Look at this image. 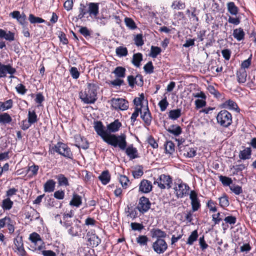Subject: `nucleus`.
I'll use <instances>...</instances> for the list:
<instances>
[{
	"mask_svg": "<svg viewBox=\"0 0 256 256\" xmlns=\"http://www.w3.org/2000/svg\"><path fill=\"white\" fill-rule=\"evenodd\" d=\"M70 72L74 79H78L80 75V72H78V68L76 67H72L70 70Z\"/></svg>",
	"mask_w": 256,
	"mask_h": 256,
	"instance_id": "nucleus-57",
	"label": "nucleus"
},
{
	"mask_svg": "<svg viewBox=\"0 0 256 256\" xmlns=\"http://www.w3.org/2000/svg\"><path fill=\"white\" fill-rule=\"evenodd\" d=\"M79 14L77 16V18L82 20V19L85 15L88 14V8H87V5H85L84 4H80L78 8Z\"/></svg>",
	"mask_w": 256,
	"mask_h": 256,
	"instance_id": "nucleus-27",
	"label": "nucleus"
},
{
	"mask_svg": "<svg viewBox=\"0 0 256 256\" xmlns=\"http://www.w3.org/2000/svg\"><path fill=\"white\" fill-rule=\"evenodd\" d=\"M190 198L191 200L192 211L196 212L200 208V204L199 200H198L196 192L194 191H192L190 194Z\"/></svg>",
	"mask_w": 256,
	"mask_h": 256,
	"instance_id": "nucleus-18",
	"label": "nucleus"
},
{
	"mask_svg": "<svg viewBox=\"0 0 256 256\" xmlns=\"http://www.w3.org/2000/svg\"><path fill=\"white\" fill-rule=\"evenodd\" d=\"M142 54L140 52L134 54L132 60V64L136 68H139L142 60Z\"/></svg>",
	"mask_w": 256,
	"mask_h": 256,
	"instance_id": "nucleus-24",
	"label": "nucleus"
},
{
	"mask_svg": "<svg viewBox=\"0 0 256 256\" xmlns=\"http://www.w3.org/2000/svg\"><path fill=\"white\" fill-rule=\"evenodd\" d=\"M168 131L174 136H178L181 134L182 129L178 126L173 125L168 130Z\"/></svg>",
	"mask_w": 256,
	"mask_h": 256,
	"instance_id": "nucleus-41",
	"label": "nucleus"
},
{
	"mask_svg": "<svg viewBox=\"0 0 256 256\" xmlns=\"http://www.w3.org/2000/svg\"><path fill=\"white\" fill-rule=\"evenodd\" d=\"M198 237V234L196 230L193 231L191 234L189 236L186 244L189 245L193 244L194 242L196 241Z\"/></svg>",
	"mask_w": 256,
	"mask_h": 256,
	"instance_id": "nucleus-45",
	"label": "nucleus"
},
{
	"mask_svg": "<svg viewBox=\"0 0 256 256\" xmlns=\"http://www.w3.org/2000/svg\"><path fill=\"white\" fill-rule=\"evenodd\" d=\"M216 119L218 123L224 127L229 126L232 122L230 113H218Z\"/></svg>",
	"mask_w": 256,
	"mask_h": 256,
	"instance_id": "nucleus-8",
	"label": "nucleus"
},
{
	"mask_svg": "<svg viewBox=\"0 0 256 256\" xmlns=\"http://www.w3.org/2000/svg\"><path fill=\"white\" fill-rule=\"evenodd\" d=\"M16 69L10 64H4L0 62V78H6L7 74H10V78H14L13 76L16 72Z\"/></svg>",
	"mask_w": 256,
	"mask_h": 256,
	"instance_id": "nucleus-7",
	"label": "nucleus"
},
{
	"mask_svg": "<svg viewBox=\"0 0 256 256\" xmlns=\"http://www.w3.org/2000/svg\"><path fill=\"white\" fill-rule=\"evenodd\" d=\"M152 248L154 251L158 254H163L168 248V244L162 238H158L153 243Z\"/></svg>",
	"mask_w": 256,
	"mask_h": 256,
	"instance_id": "nucleus-9",
	"label": "nucleus"
},
{
	"mask_svg": "<svg viewBox=\"0 0 256 256\" xmlns=\"http://www.w3.org/2000/svg\"><path fill=\"white\" fill-rule=\"evenodd\" d=\"M116 52L120 57L126 56L128 54V50L126 47L120 46L116 48Z\"/></svg>",
	"mask_w": 256,
	"mask_h": 256,
	"instance_id": "nucleus-39",
	"label": "nucleus"
},
{
	"mask_svg": "<svg viewBox=\"0 0 256 256\" xmlns=\"http://www.w3.org/2000/svg\"><path fill=\"white\" fill-rule=\"evenodd\" d=\"M56 178L58 179V183L60 186H68L69 184L68 178L64 174H58V176H56Z\"/></svg>",
	"mask_w": 256,
	"mask_h": 256,
	"instance_id": "nucleus-42",
	"label": "nucleus"
},
{
	"mask_svg": "<svg viewBox=\"0 0 256 256\" xmlns=\"http://www.w3.org/2000/svg\"><path fill=\"white\" fill-rule=\"evenodd\" d=\"M13 105V100L12 99L8 100L5 102H0V111H4L10 109Z\"/></svg>",
	"mask_w": 256,
	"mask_h": 256,
	"instance_id": "nucleus-31",
	"label": "nucleus"
},
{
	"mask_svg": "<svg viewBox=\"0 0 256 256\" xmlns=\"http://www.w3.org/2000/svg\"><path fill=\"white\" fill-rule=\"evenodd\" d=\"M79 32L86 38L90 36V32L86 26H81L79 30Z\"/></svg>",
	"mask_w": 256,
	"mask_h": 256,
	"instance_id": "nucleus-58",
	"label": "nucleus"
},
{
	"mask_svg": "<svg viewBox=\"0 0 256 256\" xmlns=\"http://www.w3.org/2000/svg\"><path fill=\"white\" fill-rule=\"evenodd\" d=\"M134 44L136 46H142L144 44L142 34H136L134 38Z\"/></svg>",
	"mask_w": 256,
	"mask_h": 256,
	"instance_id": "nucleus-50",
	"label": "nucleus"
},
{
	"mask_svg": "<svg viewBox=\"0 0 256 256\" xmlns=\"http://www.w3.org/2000/svg\"><path fill=\"white\" fill-rule=\"evenodd\" d=\"M168 103L166 100V98L162 100L158 103V106L160 107L161 111H164L168 106Z\"/></svg>",
	"mask_w": 256,
	"mask_h": 256,
	"instance_id": "nucleus-61",
	"label": "nucleus"
},
{
	"mask_svg": "<svg viewBox=\"0 0 256 256\" xmlns=\"http://www.w3.org/2000/svg\"><path fill=\"white\" fill-rule=\"evenodd\" d=\"M171 7L174 10H184L186 8V4L180 0H174Z\"/></svg>",
	"mask_w": 256,
	"mask_h": 256,
	"instance_id": "nucleus-34",
	"label": "nucleus"
},
{
	"mask_svg": "<svg viewBox=\"0 0 256 256\" xmlns=\"http://www.w3.org/2000/svg\"><path fill=\"white\" fill-rule=\"evenodd\" d=\"M0 38H4L9 42L14 41L15 39L14 33L10 30L6 31L0 28Z\"/></svg>",
	"mask_w": 256,
	"mask_h": 256,
	"instance_id": "nucleus-21",
	"label": "nucleus"
},
{
	"mask_svg": "<svg viewBox=\"0 0 256 256\" xmlns=\"http://www.w3.org/2000/svg\"><path fill=\"white\" fill-rule=\"evenodd\" d=\"M150 202L149 200L144 196H142L140 198L138 204L136 208L138 209L140 212L144 214L150 208Z\"/></svg>",
	"mask_w": 256,
	"mask_h": 256,
	"instance_id": "nucleus-11",
	"label": "nucleus"
},
{
	"mask_svg": "<svg viewBox=\"0 0 256 256\" xmlns=\"http://www.w3.org/2000/svg\"><path fill=\"white\" fill-rule=\"evenodd\" d=\"M228 12L232 15H236L238 14V8L233 2H228L227 4Z\"/></svg>",
	"mask_w": 256,
	"mask_h": 256,
	"instance_id": "nucleus-28",
	"label": "nucleus"
},
{
	"mask_svg": "<svg viewBox=\"0 0 256 256\" xmlns=\"http://www.w3.org/2000/svg\"><path fill=\"white\" fill-rule=\"evenodd\" d=\"M152 184L150 182L146 180H143L140 184V191L144 193H148L152 190Z\"/></svg>",
	"mask_w": 256,
	"mask_h": 256,
	"instance_id": "nucleus-20",
	"label": "nucleus"
},
{
	"mask_svg": "<svg viewBox=\"0 0 256 256\" xmlns=\"http://www.w3.org/2000/svg\"><path fill=\"white\" fill-rule=\"evenodd\" d=\"M12 118L8 113L0 114V122L2 124H7L11 122Z\"/></svg>",
	"mask_w": 256,
	"mask_h": 256,
	"instance_id": "nucleus-53",
	"label": "nucleus"
},
{
	"mask_svg": "<svg viewBox=\"0 0 256 256\" xmlns=\"http://www.w3.org/2000/svg\"><path fill=\"white\" fill-rule=\"evenodd\" d=\"M208 90L210 92L214 95V96L216 98H220L222 96V94L216 90L214 87L212 86H210L208 88Z\"/></svg>",
	"mask_w": 256,
	"mask_h": 256,
	"instance_id": "nucleus-54",
	"label": "nucleus"
},
{
	"mask_svg": "<svg viewBox=\"0 0 256 256\" xmlns=\"http://www.w3.org/2000/svg\"><path fill=\"white\" fill-rule=\"evenodd\" d=\"M165 150L166 153L171 154L174 150V143L171 141L167 142L165 144Z\"/></svg>",
	"mask_w": 256,
	"mask_h": 256,
	"instance_id": "nucleus-47",
	"label": "nucleus"
},
{
	"mask_svg": "<svg viewBox=\"0 0 256 256\" xmlns=\"http://www.w3.org/2000/svg\"><path fill=\"white\" fill-rule=\"evenodd\" d=\"M13 202L10 198L4 199L2 202V207L4 210H10L12 206Z\"/></svg>",
	"mask_w": 256,
	"mask_h": 256,
	"instance_id": "nucleus-38",
	"label": "nucleus"
},
{
	"mask_svg": "<svg viewBox=\"0 0 256 256\" xmlns=\"http://www.w3.org/2000/svg\"><path fill=\"white\" fill-rule=\"evenodd\" d=\"M144 72L148 74H151L154 72V66L152 61H149L144 66Z\"/></svg>",
	"mask_w": 256,
	"mask_h": 256,
	"instance_id": "nucleus-48",
	"label": "nucleus"
},
{
	"mask_svg": "<svg viewBox=\"0 0 256 256\" xmlns=\"http://www.w3.org/2000/svg\"><path fill=\"white\" fill-rule=\"evenodd\" d=\"M206 99H198L195 101V104L197 108L204 107L206 104Z\"/></svg>",
	"mask_w": 256,
	"mask_h": 256,
	"instance_id": "nucleus-63",
	"label": "nucleus"
},
{
	"mask_svg": "<svg viewBox=\"0 0 256 256\" xmlns=\"http://www.w3.org/2000/svg\"><path fill=\"white\" fill-rule=\"evenodd\" d=\"M148 238L146 236H140L136 238V242L141 246H146Z\"/></svg>",
	"mask_w": 256,
	"mask_h": 256,
	"instance_id": "nucleus-56",
	"label": "nucleus"
},
{
	"mask_svg": "<svg viewBox=\"0 0 256 256\" xmlns=\"http://www.w3.org/2000/svg\"><path fill=\"white\" fill-rule=\"evenodd\" d=\"M252 54H250L247 60H246L242 62L240 68L244 69V70H246V68H249L252 64Z\"/></svg>",
	"mask_w": 256,
	"mask_h": 256,
	"instance_id": "nucleus-43",
	"label": "nucleus"
},
{
	"mask_svg": "<svg viewBox=\"0 0 256 256\" xmlns=\"http://www.w3.org/2000/svg\"><path fill=\"white\" fill-rule=\"evenodd\" d=\"M10 16L13 18L16 19L20 24H28L26 20V16L24 12L20 14L19 11L14 10L10 13Z\"/></svg>",
	"mask_w": 256,
	"mask_h": 256,
	"instance_id": "nucleus-15",
	"label": "nucleus"
},
{
	"mask_svg": "<svg viewBox=\"0 0 256 256\" xmlns=\"http://www.w3.org/2000/svg\"><path fill=\"white\" fill-rule=\"evenodd\" d=\"M178 148L181 154L187 158H193L196 154V150L194 148H190L188 146L178 144Z\"/></svg>",
	"mask_w": 256,
	"mask_h": 256,
	"instance_id": "nucleus-10",
	"label": "nucleus"
},
{
	"mask_svg": "<svg viewBox=\"0 0 256 256\" xmlns=\"http://www.w3.org/2000/svg\"><path fill=\"white\" fill-rule=\"evenodd\" d=\"M220 180L222 182V184L224 186H230L232 184V180L230 178L226 176H219Z\"/></svg>",
	"mask_w": 256,
	"mask_h": 256,
	"instance_id": "nucleus-51",
	"label": "nucleus"
},
{
	"mask_svg": "<svg viewBox=\"0 0 256 256\" xmlns=\"http://www.w3.org/2000/svg\"><path fill=\"white\" fill-rule=\"evenodd\" d=\"M28 20L31 24L44 23L46 20L42 18L35 16L30 14L28 16Z\"/></svg>",
	"mask_w": 256,
	"mask_h": 256,
	"instance_id": "nucleus-30",
	"label": "nucleus"
},
{
	"mask_svg": "<svg viewBox=\"0 0 256 256\" xmlns=\"http://www.w3.org/2000/svg\"><path fill=\"white\" fill-rule=\"evenodd\" d=\"M126 70L122 66H117L115 68L112 73L118 78H124L126 76Z\"/></svg>",
	"mask_w": 256,
	"mask_h": 256,
	"instance_id": "nucleus-26",
	"label": "nucleus"
},
{
	"mask_svg": "<svg viewBox=\"0 0 256 256\" xmlns=\"http://www.w3.org/2000/svg\"><path fill=\"white\" fill-rule=\"evenodd\" d=\"M57 34L60 39V40L64 45H66L68 43V40L66 38L65 33L62 31H58Z\"/></svg>",
	"mask_w": 256,
	"mask_h": 256,
	"instance_id": "nucleus-46",
	"label": "nucleus"
},
{
	"mask_svg": "<svg viewBox=\"0 0 256 256\" xmlns=\"http://www.w3.org/2000/svg\"><path fill=\"white\" fill-rule=\"evenodd\" d=\"M245 33L241 28L234 30L233 36L238 41L243 40L244 38Z\"/></svg>",
	"mask_w": 256,
	"mask_h": 256,
	"instance_id": "nucleus-25",
	"label": "nucleus"
},
{
	"mask_svg": "<svg viewBox=\"0 0 256 256\" xmlns=\"http://www.w3.org/2000/svg\"><path fill=\"white\" fill-rule=\"evenodd\" d=\"M98 86L94 83H88L84 91L80 92V97L86 104H93L96 100Z\"/></svg>",
	"mask_w": 256,
	"mask_h": 256,
	"instance_id": "nucleus-2",
	"label": "nucleus"
},
{
	"mask_svg": "<svg viewBox=\"0 0 256 256\" xmlns=\"http://www.w3.org/2000/svg\"><path fill=\"white\" fill-rule=\"evenodd\" d=\"M140 118L144 120V122L147 124H150L152 116H151V113H140Z\"/></svg>",
	"mask_w": 256,
	"mask_h": 256,
	"instance_id": "nucleus-52",
	"label": "nucleus"
},
{
	"mask_svg": "<svg viewBox=\"0 0 256 256\" xmlns=\"http://www.w3.org/2000/svg\"><path fill=\"white\" fill-rule=\"evenodd\" d=\"M16 92L21 94H24L27 91V89L26 88V86L22 84H18L16 87Z\"/></svg>",
	"mask_w": 256,
	"mask_h": 256,
	"instance_id": "nucleus-59",
	"label": "nucleus"
},
{
	"mask_svg": "<svg viewBox=\"0 0 256 256\" xmlns=\"http://www.w3.org/2000/svg\"><path fill=\"white\" fill-rule=\"evenodd\" d=\"M124 21L126 26L129 29L134 30L137 28L136 22L132 18L126 17L124 18Z\"/></svg>",
	"mask_w": 256,
	"mask_h": 256,
	"instance_id": "nucleus-37",
	"label": "nucleus"
},
{
	"mask_svg": "<svg viewBox=\"0 0 256 256\" xmlns=\"http://www.w3.org/2000/svg\"><path fill=\"white\" fill-rule=\"evenodd\" d=\"M232 52L230 50L226 48L222 50V54L223 58L226 60H228L231 56Z\"/></svg>",
	"mask_w": 256,
	"mask_h": 256,
	"instance_id": "nucleus-62",
	"label": "nucleus"
},
{
	"mask_svg": "<svg viewBox=\"0 0 256 256\" xmlns=\"http://www.w3.org/2000/svg\"><path fill=\"white\" fill-rule=\"evenodd\" d=\"M112 107L116 110H126L128 108V102L123 98H118L112 100Z\"/></svg>",
	"mask_w": 256,
	"mask_h": 256,
	"instance_id": "nucleus-12",
	"label": "nucleus"
},
{
	"mask_svg": "<svg viewBox=\"0 0 256 256\" xmlns=\"http://www.w3.org/2000/svg\"><path fill=\"white\" fill-rule=\"evenodd\" d=\"M56 182L52 180H48L44 185V190L46 192H52L54 190Z\"/></svg>",
	"mask_w": 256,
	"mask_h": 256,
	"instance_id": "nucleus-33",
	"label": "nucleus"
},
{
	"mask_svg": "<svg viewBox=\"0 0 256 256\" xmlns=\"http://www.w3.org/2000/svg\"><path fill=\"white\" fill-rule=\"evenodd\" d=\"M251 154L250 148H247L244 150L240 151L239 157L240 159L246 160L250 158Z\"/></svg>",
	"mask_w": 256,
	"mask_h": 256,
	"instance_id": "nucleus-40",
	"label": "nucleus"
},
{
	"mask_svg": "<svg viewBox=\"0 0 256 256\" xmlns=\"http://www.w3.org/2000/svg\"><path fill=\"white\" fill-rule=\"evenodd\" d=\"M81 204L82 197L76 194H74L72 199L70 201V204L76 207H78Z\"/></svg>",
	"mask_w": 256,
	"mask_h": 256,
	"instance_id": "nucleus-29",
	"label": "nucleus"
},
{
	"mask_svg": "<svg viewBox=\"0 0 256 256\" xmlns=\"http://www.w3.org/2000/svg\"><path fill=\"white\" fill-rule=\"evenodd\" d=\"M88 6V14L90 16L97 18L99 13V3L90 2L87 4Z\"/></svg>",
	"mask_w": 256,
	"mask_h": 256,
	"instance_id": "nucleus-14",
	"label": "nucleus"
},
{
	"mask_svg": "<svg viewBox=\"0 0 256 256\" xmlns=\"http://www.w3.org/2000/svg\"><path fill=\"white\" fill-rule=\"evenodd\" d=\"M121 126V123L118 120H115L107 125L106 130L100 121L95 122L94 127L96 134L104 142L115 148L118 146L120 150H124L127 146L126 136L124 134L116 136L110 134L118 132Z\"/></svg>",
	"mask_w": 256,
	"mask_h": 256,
	"instance_id": "nucleus-1",
	"label": "nucleus"
},
{
	"mask_svg": "<svg viewBox=\"0 0 256 256\" xmlns=\"http://www.w3.org/2000/svg\"><path fill=\"white\" fill-rule=\"evenodd\" d=\"M230 188L232 191L237 195L240 194L242 192V187L239 186L232 185L230 186Z\"/></svg>",
	"mask_w": 256,
	"mask_h": 256,
	"instance_id": "nucleus-60",
	"label": "nucleus"
},
{
	"mask_svg": "<svg viewBox=\"0 0 256 256\" xmlns=\"http://www.w3.org/2000/svg\"><path fill=\"white\" fill-rule=\"evenodd\" d=\"M99 180L102 182V184H106L109 182L110 176L108 170L104 171L98 176Z\"/></svg>",
	"mask_w": 256,
	"mask_h": 256,
	"instance_id": "nucleus-32",
	"label": "nucleus"
},
{
	"mask_svg": "<svg viewBox=\"0 0 256 256\" xmlns=\"http://www.w3.org/2000/svg\"><path fill=\"white\" fill-rule=\"evenodd\" d=\"M88 242H89L88 245L92 247L97 246L101 242L100 239L95 234L88 232L86 234Z\"/></svg>",
	"mask_w": 256,
	"mask_h": 256,
	"instance_id": "nucleus-17",
	"label": "nucleus"
},
{
	"mask_svg": "<svg viewBox=\"0 0 256 256\" xmlns=\"http://www.w3.org/2000/svg\"><path fill=\"white\" fill-rule=\"evenodd\" d=\"M166 234L164 232L162 231L160 229H154L152 230V236L153 238H156L157 239L162 238H166Z\"/></svg>",
	"mask_w": 256,
	"mask_h": 256,
	"instance_id": "nucleus-36",
	"label": "nucleus"
},
{
	"mask_svg": "<svg viewBox=\"0 0 256 256\" xmlns=\"http://www.w3.org/2000/svg\"><path fill=\"white\" fill-rule=\"evenodd\" d=\"M30 240L36 246V250H40L41 249L42 242L39 234L36 232L32 233L30 234Z\"/></svg>",
	"mask_w": 256,
	"mask_h": 256,
	"instance_id": "nucleus-19",
	"label": "nucleus"
},
{
	"mask_svg": "<svg viewBox=\"0 0 256 256\" xmlns=\"http://www.w3.org/2000/svg\"><path fill=\"white\" fill-rule=\"evenodd\" d=\"M14 242L16 248V250H15L14 252H17V254L20 256H24L26 254V252L23 246L22 238L17 236L14 239Z\"/></svg>",
	"mask_w": 256,
	"mask_h": 256,
	"instance_id": "nucleus-13",
	"label": "nucleus"
},
{
	"mask_svg": "<svg viewBox=\"0 0 256 256\" xmlns=\"http://www.w3.org/2000/svg\"><path fill=\"white\" fill-rule=\"evenodd\" d=\"M30 95L32 98L36 96L34 99L36 104L39 106L42 105V103L44 101V97L42 92H38L36 95L34 94H32Z\"/></svg>",
	"mask_w": 256,
	"mask_h": 256,
	"instance_id": "nucleus-35",
	"label": "nucleus"
},
{
	"mask_svg": "<svg viewBox=\"0 0 256 256\" xmlns=\"http://www.w3.org/2000/svg\"><path fill=\"white\" fill-rule=\"evenodd\" d=\"M80 231V228L78 225H74L72 226L68 230V232L72 236H78V232Z\"/></svg>",
	"mask_w": 256,
	"mask_h": 256,
	"instance_id": "nucleus-49",
	"label": "nucleus"
},
{
	"mask_svg": "<svg viewBox=\"0 0 256 256\" xmlns=\"http://www.w3.org/2000/svg\"><path fill=\"white\" fill-rule=\"evenodd\" d=\"M154 184H158V186L161 189L171 188L172 179L170 176L161 174L154 181Z\"/></svg>",
	"mask_w": 256,
	"mask_h": 256,
	"instance_id": "nucleus-5",
	"label": "nucleus"
},
{
	"mask_svg": "<svg viewBox=\"0 0 256 256\" xmlns=\"http://www.w3.org/2000/svg\"><path fill=\"white\" fill-rule=\"evenodd\" d=\"M52 150L68 158H71L72 156L70 148L66 144L62 142H58L52 148L51 151L52 152Z\"/></svg>",
	"mask_w": 256,
	"mask_h": 256,
	"instance_id": "nucleus-4",
	"label": "nucleus"
},
{
	"mask_svg": "<svg viewBox=\"0 0 256 256\" xmlns=\"http://www.w3.org/2000/svg\"><path fill=\"white\" fill-rule=\"evenodd\" d=\"M124 150H126V152L130 159L132 160L138 157V150L133 146H128L127 148H126Z\"/></svg>",
	"mask_w": 256,
	"mask_h": 256,
	"instance_id": "nucleus-23",
	"label": "nucleus"
},
{
	"mask_svg": "<svg viewBox=\"0 0 256 256\" xmlns=\"http://www.w3.org/2000/svg\"><path fill=\"white\" fill-rule=\"evenodd\" d=\"M222 108L228 109L230 110H234L240 112V108L237 104L232 100H228L220 105Z\"/></svg>",
	"mask_w": 256,
	"mask_h": 256,
	"instance_id": "nucleus-16",
	"label": "nucleus"
},
{
	"mask_svg": "<svg viewBox=\"0 0 256 256\" xmlns=\"http://www.w3.org/2000/svg\"><path fill=\"white\" fill-rule=\"evenodd\" d=\"M134 106V112H150L148 108V102L147 100H144V94L140 95L139 97L135 98L133 100Z\"/></svg>",
	"mask_w": 256,
	"mask_h": 256,
	"instance_id": "nucleus-3",
	"label": "nucleus"
},
{
	"mask_svg": "<svg viewBox=\"0 0 256 256\" xmlns=\"http://www.w3.org/2000/svg\"><path fill=\"white\" fill-rule=\"evenodd\" d=\"M220 205L223 208L226 207L229 205V202L228 197L224 195L219 198Z\"/></svg>",
	"mask_w": 256,
	"mask_h": 256,
	"instance_id": "nucleus-55",
	"label": "nucleus"
},
{
	"mask_svg": "<svg viewBox=\"0 0 256 256\" xmlns=\"http://www.w3.org/2000/svg\"><path fill=\"white\" fill-rule=\"evenodd\" d=\"M174 190L178 198H182L187 194L189 190V186L179 180L174 182Z\"/></svg>",
	"mask_w": 256,
	"mask_h": 256,
	"instance_id": "nucleus-6",
	"label": "nucleus"
},
{
	"mask_svg": "<svg viewBox=\"0 0 256 256\" xmlns=\"http://www.w3.org/2000/svg\"><path fill=\"white\" fill-rule=\"evenodd\" d=\"M237 81L240 84H244L246 80L247 72L244 69L239 68L236 72Z\"/></svg>",
	"mask_w": 256,
	"mask_h": 256,
	"instance_id": "nucleus-22",
	"label": "nucleus"
},
{
	"mask_svg": "<svg viewBox=\"0 0 256 256\" xmlns=\"http://www.w3.org/2000/svg\"><path fill=\"white\" fill-rule=\"evenodd\" d=\"M162 52L160 48L156 46H152L150 48V56L153 58H156L158 54Z\"/></svg>",
	"mask_w": 256,
	"mask_h": 256,
	"instance_id": "nucleus-44",
	"label": "nucleus"
},
{
	"mask_svg": "<svg viewBox=\"0 0 256 256\" xmlns=\"http://www.w3.org/2000/svg\"><path fill=\"white\" fill-rule=\"evenodd\" d=\"M136 76L132 75L128 76L127 78V80L130 86L134 88L136 84Z\"/></svg>",
	"mask_w": 256,
	"mask_h": 256,
	"instance_id": "nucleus-64",
	"label": "nucleus"
}]
</instances>
